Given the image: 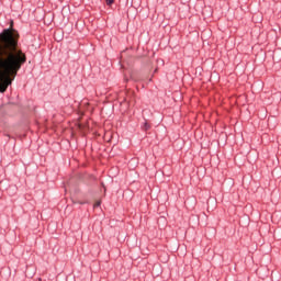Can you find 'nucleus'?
<instances>
[{"instance_id": "nucleus-5", "label": "nucleus", "mask_w": 281, "mask_h": 281, "mask_svg": "<svg viewBox=\"0 0 281 281\" xmlns=\"http://www.w3.org/2000/svg\"><path fill=\"white\" fill-rule=\"evenodd\" d=\"M154 74H157V68L155 69Z\"/></svg>"}, {"instance_id": "nucleus-3", "label": "nucleus", "mask_w": 281, "mask_h": 281, "mask_svg": "<svg viewBox=\"0 0 281 281\" xmlns=\"http://www.w3.org/2000/svg\"><path fill=\"white\" fill-rule=\"evenodd\" d=\"M102 205V201L98 200L94 204L93 207H100Z\"/></svg>"}, {"instance_id": "nucleus-2", "label": "nucleus", "mask_w": 281, "mask_h": 281, "mask_svg": "<svg viewBox=\"0 0 281 281\" xmlns=\"http://www.w3.org/2000/svg\"><path fill=\"white\" fill-rule=\"evenodd\" d=\"M143 131H150L151 126L150 123H148L147 120H145L144 125L142 126Z\"/></svg>"}, {"instance_id": "nucleus-1", "label": "nucleus", "mask_w": 281, "mask_h": 281, "mask_svg": "<svg viewBox=\"0 0 281 281\" xmlns=\"http://www.w3.org/2000/svg\"><path fill=\"white\" fill-rule=\"evenodd\" d=\"M19 31L14 22L0 33V93H5L8 87L16 78L21 67L27 63V55L19 47Z\"/></svg>"}, {"instance_id": "nucleus-4", "label": "nucleus", "mask_w": 281, "mask_h": 281, "mask_svg": "<svg viewBox=\"0 0 281 281\" xmlns=\"http://www.w3.org/2000/svg\"><path fill=\"white\" fill-rule=\"evenodd\" d=\"M106 5H113V3L115 2V0H105Z\"/></svg>"}]
</instances>
